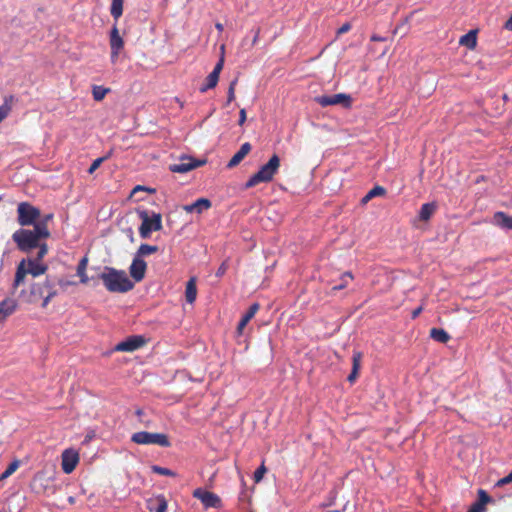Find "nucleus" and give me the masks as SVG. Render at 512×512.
Instances as JSON below:
<instances>
[{
	"instance_id": "8",
	"label": "nucleus",
	"mask_w": 512,
	"mask_h": 512,
	"mask_svg": "<svg viewBox=\"0 0 512 512\" xmlns=\"http://www.w3.org/2000/svg\"><path fill=\"white\" fill-rule=\"evenodd\" d=\"M131 441L139 445H158L160 447L171 446L168 436L164 433L140 431L131 436Z\"/></svg>"
},
{
	"instance_id": "24",
	"label": "nucleus",
	"mask_w": 512,
	"mask_h": 512,
	"mask_svg": "<svg viewBox=\"0 0 512 512\" xmlns=\"http://www.w3.org/2000/svg\"><path fill=\"white\" fill-rule=\"evenodd\" d=\"M196 296H197L196 279L194 277H191L186 284V289H185L186 301L188 303L192 304L196 300Z\"/></svg>"
},
{
	"instance_id": "14",
	"label": "nucleus",
	"mask_w": 512,
	"mask_h": 512,
	"mask_svg": "<svg viewBox=\"0 0 512 512\" xmlns=\"http://www.w3.org/2000/svg\"><path fill=\"white\" fill-rule=\"evenodd\" d=\"M79 463V453L74 449H65L61 454V467L64 473L70 474Z\"/></svg>"
},
{
	"instance_id": "45",
	"label": "nucleus",
	"mask_w": 512,
	"mask_h": 512,
	"mask_svg": "<svg viewBox=\"0 0 512 512\" xmlns=\"http://www.w3.org/2000/svg\"><path fill=\"white\" fill-rule=\"evenodd\" d=\"M246 119H247L246 110L243 108V109H241L239 111V121H238V124L240 126H242L245 123Z\"/></svg>"
},
{
	"instance_id": "9",
	"label": "nucleus",
	"mask_w": 512,
	"mask_h": 512,
	"mask_svg": "<svg viewBox=\"0 0 512 512\" xmlns=\"http://www.w3.org/2000/svg\"><path fill=\"white\" fill-rule=\"evenodd\" d=\"M18 223L21 226L35 225L40 217V210L28 202H21L17 207Z\"/></svg>"
},
{
	"instance_id": "44",
	"label": "nucleus",
	"mask_w": 512,
	"mask_h": 512,
	"mask_svg": "<svg viewBox=\"0 0 512 512\" xmlns=\"http://www.w3.org/2000/svg\"><path fill=\"white\" fill-rule=\"evenodd\" d=\"M484 511H485V507L477 504L476 502L468 510V512H484Z\"/></svg>"
},
{
	"instance_id": "19",
	"label": "nucleus",
	"mask_w": 512,
	"mask_h": 512,
	"mask_svg": "<svg viewBox=\"0 0 512 512\" xmlns=\"http://www.w3.org/2000/svg\"><path fill=\"white\" fill-rule=\"evenodd\" d=\"M17 308L15 300L6 298L0 301V321L5 320L8 316L12 315Z\"/></svg>"
},
{
	"instance_id": "10",
	"label": "nucleus",
	"mask_w": 512,
	"mask_h": 512,
	"mask_svg": "<svg viewBox=\"0 0 512 512\" xmlns=\"http://www.w3.org/2000/svg\"><path fill=\"white\" fill-rule=\"evenodd\" d=\"M315 102L322 107L341 105L349 108L352 103L351 96L345 93H338L333 95H321L314 98Z\"/></svg>"
},
{
	"instance_id": "47",
	"label": "nucleus",
	"mask_w": 512,
	"mask_h": 512,
	"mask_svg": "<svg viewBox=\"0 0 512 512\" xmlns=\"http://www.w3.org/2000/svg\"><path fill=\"white\" fill-rule=\"evenodd\" d=\"M504 28L508 31H512V15L508 18V20L504 24Z\"/></svg>"
},
{
	"instance_id": "6",
	"label": "nucleus",
	"mask_w": 512,
	"mask_h": 512,
	"mask_svg": "<svg viewBox=\"0 0 512 512\" xmlns=\"http://www.w3.org/2000/svg\"><path fill=\"white\" fill-rule=\"evenodd\" d=\"M280 168V158L277 154H273L269 161L262 165L260 169L254 173L245 183L246 188H252L260 183H269L278 173Z\"/></svg>"
},
{
	"instance_id": "17",
	"label": "nucleus",
	"mask_w": 512,
	"mask_h": 512,
	"mask_svg": "<svg viewBox=\"0 0 512 512\" xmlns=\"http://www.w3.org/2000/svg\"><path fill=\"white\" fill-rule=\"evenodd\" d=\"M211 206L212 203L209 199L199 198L191 204L184 205L183 210L186 211L187 213L196 212L198 214H201L204 210H208L209 208H211Z\"/></svg>"
},
{
	"instance_id": "39",
	"label": "nucleus",
	"mask_w": 512,
	"mask_h": 512,
	"mask_svg": "<svg viewBox=\"0 0 512 512\" xmlns=\"http://www.w3.org/2000/svg\"><path fill=\"white\" fill-rule=\"evenodd\" d=\"M109 156H104V157H100V158H97L95 159L92 164L90 165L89 169H88V173L89 174H93L99 167L100 165L106 160L108 159Z\"/></svg>"
},
{
	"instance_id": "13",
	"label": "nucleus",
	"mask_w": 512,
	"mask_h": 512,
	"mask_svg": "<svg viewBox=\"0 0 512 512\" xmlns=\"http://www.w3.org/2000/svg\"><path fill=\"white\" fill-rule=\"evenodd\" d=\"M146 338L142 335L129 336L125 340L119 342L114 350L117 352H134L146 344Z\"/></svg>"
},
{
	"instance_id": "11",
	"label": "nucleus",
	"mask_w": 512,
	"mask_h": 512,
	"mask_svg": "<svg viewBox=\"0 0 512 512\" xmlns=\"http://www.w3.org/2000/svg\"><path fill=\"white\" fill-rule=\"evenodd\" d=\"M206 160H197L190 156H183L178 163L171 164L169 170L173 173H186L193 169L203 166Z\"/></svg>"
},
{
	"instance_id": "46",
	"label": "nucleus",
	"mask_w": 512,
	"mask_h": 512,
	"mask_svg": "<svg viewBox=\"0 0 512 512\" xmlns=\"http://www.w3.org/2000/svg\"><path fill=\"white\" fill-rule=\"evenodd\" d=\"M422 309H423L422 306H419L418 308L414 309L411 313V317L413 319L417 318L420 315V313L422 312Z\"/></svg>"
},
{
	"instance_id": "54",
	"label": "nucleus",
	"mask_w": 512,
	"mask_h": 512,
	"mask_svg": "<svg viewBox=\"0 0 512 512\" xmlns=\"http://www.w3.org/2000/svg\"><path fill=\"white\" fill-rule=\"evenodd\" d=\"M136 413H137V415H141V414H142V411H141V410H138Z\"/></svg>"
},
{
	"instance_id": "36",
	"label": "nucleus",
	"mask_w": 512,
	"mask_h": 512,
	"mask_svg": "<svg viewBox=\"0 0 512 512\" xmlns=\"http://www.w3.org/2000/svg\"><path fill=\"white\" fill-rule=\"evenodd\" d=\"M490 501L491 497L486 493V491L480 489L478 491V500L476 501V503L485 507V505L488 504Z\"/></svg>"
},
{
	"instance_id": "48",
	"label": "nucleus",
	"mask_w": 512,
	"mask_h": 512,
	"mask_svg": "<svg viewBox=\"0 0 512 512\" xmlns=\"http://www.w3.org/2000/svg\"><path fill=\"white\" fill-rule=\"evenodd\" d=\"M385 40L386 39L384 37H381V36H378V35H372L371 36V41H373V42H383Z\"/></svg>"
},
{
	"instance_id": "31",
	"label": "nucleus",
	"mask_w": 512,
	"mask_h": 512,
	"mask_svg": "<svg viewBox=\"0 0 512 512\" xmlns=\"http://www.w3.org/2000/svg\"><path fill=\"white\" fill-rule=\"evenodd\" d=\"M110 92L109 88L103 86H93L92 95L95 101H101Z\"/></svg>"
},
{
	"instance_id": "1",
	"label": "nucleus",
	"mask_w": 512,
	"mask_h": 512,
	"mask_svg": "<svg viewBox=\"0 0 512 512\" xmlns=\"http://www.w3.org/2000/svg\"><path fill=\"white\" fill-rule=\"evenodd\" d=\"M48 253V246L46 243H42L40 246V250H38L36 257L22 259L16 268L15 278L13 282V289H17L21 284H23L25 277L30 274L33 277H38L43 275L48 266L41 262V260Z\"/></svg>"
},
{
	"instance_id": "53",
	"label": "nucleus",
	"mask_w": 512,
	"mask_h": 512,
	"mask_svg": "<svg viewBox=\"0 0 512 512\" xmlns=\"http://www.w3.org/2000/svg\"><path fill=\"white\" fill-rule=\"evenodd\" d=\"M141 189H143V187H142V186H136V187L134 188V190H133V191L135 192V191H137V190H141Z\"/></svg>"
},
{
	"instance_id": "2",
	"label": "nucleus",
	"mask_w": 512,
	"mask_h": 512,
	"mask_svg": "<svg viewBox=\"0 0 512 512\" xmlns=\"http://www.w3.org/2000/svg\"><path fill=\"white\" fill-rule=\"evenodd\" d=\"M50 237L45 221H39L34 225L33 230L19 229L13 233L12 239L18 248L23 252H30L34 248L40 250V240Z\"/></svg>"
},
{
	"instance_id": "5",
	"label": "nucleus",
	"mask_w": 512,
	"mask_h": 512,
	"mask_svg": "<svg viewBox=\"0 0 512 512\" xmlns=\"http://www.w3.org/2000/svg\"><path fill=\"white\" fill-rule=\"evenodd\" d=\"M123 3L124 0H112L110 13L115 20L110 32V48H111V61L115 63L118 59L120 51L124 47L123 38L119 34L117 27V21L123 14Z\"/></svg>"
},
{
	"instance_id": "15",
	"label": "nucleus",
	"mask_w": 512,
	"mask_h": 512,
	"mask_svg": "<svg viewBox=\"0 0 512 512\" xmlns=\"http://www.w3.org/2000/svg\"><path fill=\"white\" fill-rule=\"evenodd\" d=\"M146 268V262L142 258L135 256L129 268L131 277L136 282L142 281L145 277Z\"/></svg>"
},
{
	"instance_id": "4",
	"label": "nucleus",
	"mask_w": 512,
	"mask_h": 512,
	"mask_svg": "<svg viewBox=\"0 0 512 512\" xmlns=\"http://www.w3.org/2000/svg\"><path fill=\"white\" fill-rule=\"evenodd\" d=\"M56 295L54 285L47 279L43 283H33L29 290H22L21 296L27 303H37L43 300L42 307H47L50 300Z\"/></svg>"
},
{
	"instance_id": "7",
	"label": "nucleus",
	"mask_w": 512,
	"mask_h": 512,
	"mask_svg": "<svg viewBox=\"0 0 512 512\" xmlns=\"http://www.w3.org/2000/svg\"><path fill=\"white\" fill-rule=\"evenodd\" d=\"M139 216L142 220L139 227V234L142 239H147L153 231H160L162 229L161 214L153 213V215L150 216L147 211H140Z\"/></svg>"
},
{
	"instance_id": "22",
	"label": "nucleus",
	"mask_w": 512,
	"mask_h": 512,
	"mask_svg": "<svg viewBox=\"0 0 512 512\" xmlns=\"http://www.w3.org/2000/svg\"><path fill=\"white\" fill-rule=\"evenodd\" d=\"M361 359H362V353L359 351H354L353 356H352V371L347 377V380L350 383H353L358 377L359 369H360V365H361Z\"/></svg>"
},
{
	"instance_id": "29",
	"label": "nucleus",
	"mask_w": 512,
	"mask_h": 512,
	"mask_svg": "<svg viewBox=\"0 0 512 512\" xmlns=\"http://www.w3.org/2000/svg\"><path fill=\"white\" fill-rule=\"evenodd\" d=\"M87 264L88 258L83 257L77 265V275L80 277V282L83 284H87L89 281L88 276L86 274Z\"/></svg>"
},
{
	"instance_id": "32",
	"label": "nucleus",
	"mask_w": 512,
	"mask_h": 512,
	"mask_svg": "<svg viewBox=\"0 0 512 512\" xmlns=\"http://www.w3.org/2000/svg\"><path fill=\"white\" fill-rule=\"evenodd\" d=\"M206 83L205 85H203L201 88H200V92L204 93L206 92L208 89H212L214 88L218 81H219V77H217L215 74H209L207 77H206Z\"/></svg>"
},
{
	"instance_id": "26",
	"label": "nucleus",
	"mask_w": 512,
	"mask_h": 512,
	"mask_svg": "<svg viewBox=\"0 0 512 512\" xmlns=\"http://www.w3.org/2000/svg\"><path fill=\"white\" fill-rule=\"evenodd\" d=\"M14 96L9 95L4 98L3 104L0 106V123L9 115L12 110Z\"/></svg>"
},
{
	"instance_id": "12",
	"label": "nucleus",
	"mask_w": 512,
	"mask_h": 512,
	"mask_svg": "<svg viewBox=\"0 0 512 512\" xmlns=\"http://www.w3.org/2000/svg\"><path fill=\"white\" fill-rule=\"evenodd\" d=\"M193 497L200 500L206 509L220 508L222 506L221 498L217 494L203 488L195 489L193 491Z\"/></svg>"
},
{
	"instance_id": "20",
	"label": "nucleus",
	"mask_w": 512,
	"mask_h": 512,
	"mask_svg": "<svg viewBox=\"0 0 512 512\" xmlns=\"http://www.w3.org/2000/svg\"><path fill=\"white\" fill-rule=\"evenodd\" d=\"M260 308V305L258 303H253L247 312L243 315L241 320L238 323L237 331L239 334H242L244 328L249 323V321L255 316V314L258 312Z\"/></svg>"
},
{
	"instance_id": "37",
	"label": "nucleus",
	"mask_w": 512,
	"mask_h": 512,
	"mask_svg": "<svg viewBox=\"0 0 512 512\" xmlns=\"http://www.w3.org/2000/svg\"><path fill=\"white\" fill-rule=\"evenodd\" d=\"M237 81L238 80L236 78L229 85L228 92H227V105H229L235 99V87L237 85Z\"/></svg>"
},
{
	"instance_id": "38",
	"label": "nucleus",
	"mask_w": 512,
	"mask_h": 512,
	"mask_svg": "<svg viewBox=\"0 0 512 512\" xmlns=\"http://www.w3.org/2000/svg\"><path fill=\"white\" fill-rule=\"evenodd\" d=\"M266 472H267V469H266V467L264 465V461H263L262 464L254 472V476H253L254 481L256 483H259L263 479Z\"/></svg>"
},
{
	"instance_id": "28",
	"label": "nucleus",
	"mask_w": 512,
	"mask_h": 512,
	"mask_svg": "<svg viewBox=\"0 0 512 512\" xmlns=\"http://www.w3.org/2000/svg\"><path fill=\"white\" fill-rule=\"evenodd\" d=\"M430 337L439 342V343H447L450 340V335L441 328H432L430 330Z\"/></svg>"
},
{
	"instance_id": "33",
	"label": "nucleus",
	"mask_w": 512,
	"mask_h": 512,
	"mask_svg": "<svg viewBox=\"0 0 512 512\" xmlns=\"http://www.w3.org/2000/svg\"><path fill=\"white\" fill-rule=\"evenodd\" d=\"M353 280V275L351 272H345L340 278V284L332 287V291H338L346 288L348 283Z\"/></svg>"
},
{
	"instance_id": "49",
	"label": "nucleus",
	"mask_w": 512,
	"mask_h": 512,
	"mask_svg": "<svg viewBox=\"0 0 512 512\" xmlns=\"http://www.w3.org/2000/svg\"><path fill=\"white\" fill-rule=\"evenodd\" d=\"M259 34H260V29H257L255 36L253 38V41H252L253 45L256 44V42L258 41Z\"/></svg>"
},
{
	"instance_id": "41",
	"label": "nucleus",
	"mask_w": 512,
	"mask_h": 512,
	"mask_svg": "<svg viewBox=\"0 0 512 512\" xmlns=\"http://www.w3.org/2000/svg\"><path fill=\"white\" fill-rule=\"evenodd\" d=\"M228 269V263L227 261L222 262V264L219 266V268L216 271L217 277H222Z\"/></svg>"
},
{
	"instance_id": "18",
	"label": "nucleus",
	"mask_w": 512,
	"mask_h": 512,
	"mask_svg": "<svg viewBox=\"0 0 512 512\" xmlns=\"http://www.w3.org/2000/svg\"><path fill=\"white\" fill-rule=\"evenodd\" d=\"M252 146L249 142H245L241 145L240 149L233 155L229 160L227 167L234 168L250 153Z\"/></svg>"
},
{
	"instance_id": "16",
	"label": "nucleus",
	"mask_w": 512,
	"mask_h": 512,
	"mask_svg": "<svg viewBox=\"0 0 512 512\" xmlns=\"http://www.w3.org/2000/svg\"><path fill=\"white\" fill-rule=\"evenodd\" d=\"M146 508L150 512H166L167 501L163 495L153 496L146 500Z\"/></svg>"
},
{
	"instance_id": "42",
	"label": "nucleus",
	"mask_w": 512,
	"mask_h": 512,
	"mask_svg": "<svg viewBox=\"0 0 512 512\" xmlns=\"http://www.w3.org/2000/svg\"><path fill=\"white\" fill-rule=\"evenodd\" d=\"M512 482V471L505 477L501 478L498 482V486H503Z\"/></svg>"
},
{
	"instance_id": "21",
	"label": "nucleus",
	"mask_w": 512,
	"mask_h": 512,
	"mask_svg": "<svg viewBox=\"0 0 512 512\" xmlns=\"http://www.w3.org/2000/svg\"><path fill=\"white\" fill-rule=\"evenodd\" d=\"M493 223L503 229L512 230V217L502 211L494 214Z\"/></svg>"
},
{
	"instance_id": "25",
	"label": "nucleus",
	"mask_w": 512,
	"mask_h": 512,
	"mask_svg": "<svg viewBox=\"0 0 512 512\" xmlns=\"http://www.w3.org/2000/svg\"><path fill=\"white\" fill-rule=\"evenodd\" d=\"M437 205L435 203H425L421 206L419 211V219L421 221H428L435 213Z\"/></svg>"
},
{
	"instance_id": "30",
	"label": "nucleus",
	"mask_w": 512,
	"mask_h": 512,
	"mask_svg": "<svg viewBox=\"0 0 512 512\" xmlns=\"http://www.w3.org/2000/svg\"><path fill=\"white\" fill-rule=\"evenodd\" d=\"M159 250V247L156 245L149 244H141L137 250L136 256L139 258L149 256L153 253H156Z\"/></svg>"
},
{
	"instance_id": "23",
	"label": "nucleus",
	"mask_w": 512,
	"mask_h": 512,
	"mask_svg": "<svg viewBox=\"0 0 512 512\" xmlns=\"http://www.w3.org/2000/svg\"><path fill=\"white\" fill-rule=\"evenodd\" d=\"M459 44L473 50L477 46V30H470L468 33L462 35L459 39Z\"/></svg>"
},
{
	"instance_id": "27",
	"label": "nucleus",
	"mask_w": 512,
	"mask_h": 512,
	"mask_svg": "<svg viewBox=\"0 0 512 512\" xmlns=\"http://www.w3.org/2000/svg\"><path fill=\"white\" fill-rule=\"evenodd\" d=\"M385 194L386 189L380 185H376L361 199V203L365 205L374 197L384 196Z\"/></svg>"
},
{
	"instance_id": "3",
	"label": "nucleus",
	"mask_w": 512,
	"mask_h": 512,
	"mask_svg": "<svg viewBox=\"0 0 512 512\" xmlns=\"http://www.w3.org/2000/svg\"><path fill=\"white\" fill-rule=\"evenodd\" d=\"M99 279L103 282L104 287L112 293H126L134 287V283L124 270H117L113 267H104L99 274Z\"/></svg>"
},
{
	"instance_id": "34",
	"label": "nucleus",
	"mask_w": 512,
	"mask_h": 512,
	"mask_svg": "<svg viewBox=\"0 0 512 512\" xmlns=\"http://www.w3.org/2000/svg\"><path fill=\"white\" fill-rule=\"evenodd\" d=\"M20 463L18 460L12 461L4 472L0 475V481L7 479L10 477L19 467Z\"/></svg>"
},
{
	"instance_id": "43",
	"label": "nucleus",
	"mask_w": 512,
	"mask_h": 512,
	"mask_svg": "<svg viewBox=\"0 0 512 512\" xmlns=\"http://www.w3.org/2000/svg\"><path fill=\"white\" fill-rule=\"evenodd\" d=\"M350 29H351V24H350V23H348V22H346V23H344V24H343V25L338 29L337 34H339V35H340V34H345V33H347L348 31H350Z\"/></svg>"
},
{
	"instance_id": "52",
	"label": "nucleus",
	"mask_w": 512,
	"mask_h": 512,
	"mask_svg": "<svg viewBox=\"0 0 512 512\" xmlns=\"http://www.w3.org/2000/svg\"><path fill=\"white\" fill-rule=\"evenodd\" d=\"M68 501H69V503L73 504L75 502V499H74V497H69Z\"/></svg>"
},
{
	"instance_id": "40",
	"label": "nucleus",
	"mask_w": 512,
	"mask_h": 512,
	"mask_svg": "<svg viewBox=\"0 0 512 512\" xmlns=\"http://www.w3.org/2000/svg\"><path fill=\"white\" fill-rule=\"evenodd\" d=\"M224 65V55L220 57L219 61L215 65L214 69L212 70L211 74H215L217 77H219Z\"/></svg>"
},
{
	"instance_id": "50",
	"label": "nucleus",
	"mask_w": 512,
	"mask_h": 512,
	"mask_svg": "<svg viewBox=\"0 0 512 512\" xmlns=\"http://www.w3.org/2000/svg\"><path fill=\"white\" fill-rule=\"evenodd\" d=\"M53 218V214L46 215L41 221H45L47 224L48 221H50Z\"/></svg>"
},
{
	"instance_id": "51",
	"label": "nucleus",
	"mask_w": 512,
	"mask_h": 512,
	"mask_svg": "<svg viewBox=\"0 0 512 512\" xmlns=\"http://www.w3.org/2000/svg\"><path fill=\"white\" fill-rule=\"evenodd\" d=\"M216 29L219 30V31H223V25L221 23H217L215 25Z\"/></svg>"
},
{
	"instance_id": "35",
	"label": "nucleus",
	"mask_w": 512,
	"mask_h": 512,
	"mask_svg": "<svg viewBox=\"0 0 512 512\" xmlns=\"http://www.w3.org/2000/svg\"><path fill=\"white\" fill-rule=\"evenodd\" d=\"M152 471L158 475H163V476H170V477H175L176 476V473L168 468H165V467H161V466H158V465H154L152 466Z\"/></svg>"
}]
</instances>
